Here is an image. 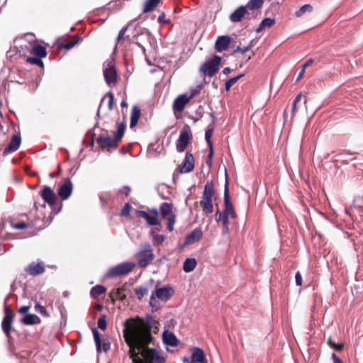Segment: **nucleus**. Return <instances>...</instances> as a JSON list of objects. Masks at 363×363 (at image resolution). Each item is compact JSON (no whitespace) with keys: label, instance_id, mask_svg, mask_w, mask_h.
Returning <instances> with one entry per match:
<instances>
[{"label":"nucleus","instance_id":"nucleus-1","mask_svg":"<svg viewBox=\"0 0 363 363\" xmlns=\"http://www.w3.org/2000/svg\"><path fill=\"white\" fill-rule=\"evenodd\" d=\"M123 332L133 363L165 362L151 333V327L143 319H127Z\"/></svg>","mask_w":363,"mask_h":363},{"label":"nucleus","instance_id":"nucleus-2","mask_svg":"<svg viewBox=\"0 0 363 363\" xmlns=\"http://www.w3.org/2000/svg\"><path fill=\"white\" fill-rule=\"evenodd\" d=\"M154 257L153 250L149 243L142 245L135 255L138 266L142 268L148 266L152 262Z\"/></svg>","mask_w":363,"mask_h":363},{"label":"nucleus","instance_id":"nucleus-3","mask_svg":"<svg viewBox=\"0 0 363 363\" xmlns=\"http://www.w3.org/2000/svg\"><path fill=\"white\" fill-rule=\"evenodd\" d=\"M214 194L215 191L213 182H208L204 186V189L201 200V205L203 211H205L207 214L211 213L213 211L212 198Z\"/></svg>","mask_w":363,"mask_h":363},{"label":"nucleus","instance_id":"nucleus-4","mask_svg":"<svg viewBox=\"0 0 363 363\" xmlns=\"http://www.w3.org/2000/svg\"><path fill=\"white\" fill-rule=\"evenodd\" d=\"M222 58L218 55H215L212 59L204 62L199 68V72L203 76L213 77L219 70Z\"/></svg>","mask_w":363,"mask_h":363},{"label":"nucleus","instance_id":"nucleus-5","mask_svg":"<svg viewBox=\"0 0 363 363\" xmlns=\"http://www.w3.org/2000/svg\"><path fill=\"white\" fill-rule=\"evenodd\" d=\"M125 125L121 123L118 128L114 138H112L108 135H101L96 139L97 143L107 146L108 147H115L124 135Z\"/></svg>","mask_w":363,"mask_h":363},{"label":"nucleus","instance_id":"nucleus-6","mask_svg":"<svg viewBox=\"0 0 363 363\" xmlns=\"http://www.w3.org/2000/svg\"><path fill=\"white\" fill-rule=\"evenodd\" d=\"M135 266V264L133 262H126L118 264L110 268L106 273V276L108 277H116L126 275L133 269Z\"/></svg>","mask_w":363,"mask_h":363},{"label":"nucleus","instance_id":"nucleus-7","mask_svg":"<svg viewBox=\"0 0 363 363\" xmlns=\"http://www.w3.org/2000/svg\"><path fill=\"white\" fill-rule=\"evenodd\" d=\"M191 139V132L190 127L185 125L181 130L179 136L176 141L177 150L179 152H183L187 147Z\"/></svg>","mask_w":363,"mask_h":363},{"label":"nucleus","instance_id":"nucleus-8","mask_svg":"<svg viewBox=\"0 0 363 363\" xmlns=\"http://www.w3.org/2000/svg\"><path fill=\"white\" fill-rule=\"evenodd\" d=\"M104 77L108 86L116 82L117 73L112 61L104 64Z\"/></svg>","mask_w":363,"mask_h":363},{"label":"nucleus","instance_id":"nucleus-9","mask_svg":"<svg viewBox=\"0 0 363 363\" xmlns=\"http://www.w3.org/2000/svg\"><path fill=\"white\" fill-rule=\"evenodd\" d=\"M73 190V184L69 178L64 179L62 184L59 187L57 194L62 200H67L71 196Z\"/></svg>","mask_w":363,"mask_h":363},{"label":"nucleus","instance_id":"nucleus-10","mask_svg":"<svg viewBox=\"0 0 363 363\" xmlns=\"http://www.w3.org/2000/svg\"><path fill=\"white\" fill-rule=\"evenodd\" d=\"M224 206L225 209L223 211L224 214L229 216L231 218H236V213L235 212L233 205L230 201V194L228 188V182L226 181L224 191Z\"/></svg>","mask_w":363,"mask_h":363},{"label":"nucleus","instance_id":"nucleus-11","mask_svg":"<svg viewBox=\"0 0 363 363\" xmlns=\"http://www.w3.org/2000/svg\"><path fill=\"white\" fill-rule=\"evenodd\" d=\"M4 312L5 315L1 323V327L6 337L9 338L13 319V313L7 307L4 308Z\"/></svg>","mask_w":363,"mask_h":363},{"label":"nucleus","instance_id":"nucleus-12","mask_svg":"<svg viewBox=\"0 0 363 363\" xmlns=\"http://www.w3.org/2000/svg\"><path fill=\"white\" fill-rule=\"evenodd\" d=\"M45 267L43 261L35 263L34 262L29 264L25 269L26 272L33 277L43 274L45 272Z\"/></svg>","mask_w":363,"mask_h":363},{"label":"nucleus","instance_id":"nucleus-13","mask_svg":"<svg viewBox=\"0 0 363 363\" xmlns=\"http://www.w3.org/2000/svg\"><path fill=\"white\" fill-rule=\"evenodd\" d=\"M43 200L50 206H52L56 203L57 195L54 191L48 186H44L40 192Z\"/></svg>","mask_w":363,"mask_h":363},{"label":"nucleus","instance_id":"nucleus-14","mask_svg":"<svg viewBox=\"0 0 363 363\" xmlns=\"http://www.w3.org/2000/svg\"><path fill=\"white\" fill-rule=\"evenodd\" d=\"M190 99L187 94H183L178 96L174 101L172 108L175 112H182Z\"/></svg>","mask_w":363,"mask_h":363},{"label":"nucleus","instance_id":"nucleus-15","mask_svg":"<svg viewBox=\"0 0 363 363\" xmlns=\"http://www.w3.org/2000/svg\"><path fill=\"white\" fill-rule=\"evenodd\" d=\"M154 215H150L145 211H137V214L139 217H141L147 221L150 225H157L160 224L158 220V211L155 209L152 211Z\"/></svg>","mask_w":363,"mask_h":363},{"label":"nucleus","instance_id":"nucleus-16","mask_svg":"<svg viewBox=\"0 0 363 363\" xmlns=\"http://www.w3.org/2000/svg\"><path fill=\"white\" fill-rule=\"evenodd\" d=\"M21 143V137L20 134H15L12 136L11 142L7 147L4 150L3 154L4 155H9L11 152L16 151Z\"/></svg>","mask_w":363,"mask_h":363},{"label":"nucleus","instance_id":"nucleus-17","mask_svg":"<svg viewBox=\"0 0 363 363\" xmlns=\"http://www.w3.org/2000/svg\"><path fill=\"white\" fill-rule=\"evenodd\" d=\"M152 294L163 301H167L169 300L173 295V290L172 287H161L157 288L152 292Z\"/></svg>","mask_w":363,"mask_h":363},{"label":"nucleus","instance_id":"nucleus-18","mask_svg":"<svg viewBox=\"0 0 363 363\" xmlns=\"http://www.w3.org/2000/svg\"><path fill=\"white\" fill-rule=\"evenodd\" d=\"M230 40V37L228 35L219 36L215 43V49L216 51L221 52L226 50L229 47Z\"/></svg>","mask_w":363,"mask_h":363},{"label":"nucleus","instance_id":"nucleus-19","mask_svg":"<svg viewBox=\"0 0 363 363\" xmlns=\"http://www.w3.org/2000/svg\"><path fill=\"white\" fill-rule=\"evenodd\" d=\"M246 14H250L247 10V7L240 6L230 15L229 18L231 22L238 23L240 22Z\"/></svg>","mask_w":363,"mask_h":363},{"label":"nucleus","instance_id":"nucleus-20","mask_svg":"<svg viewBox=\"0 0 363 363\" xmlns=\"http://www.w3.org/2000/svg\"><path fill=\"white\" fill-rule=\"evenodd\" d=\"M194 168V158L191 153L186 152V156L183 162V165L181 169L182 173H189L191 172Z\"/></svg>","mask_w":363,"mask_h":363},{"label":"nucleus","instance_id":"nucleus-21","mask_svg":"<svg viewBox=\"0 0 363 363\" xmlns=\"http://www.w3.org/2000/svg\"><path fill=\"white\" fill-rule=\"evenodd\" d=\"M202 236V230L200 228H196L186 235L184 245H188L196 242L201 239Z\"/></svg>","mask_w":363,"mask_h":363},{"label":"nucleus","instance_id":"nucleus-22","mask_svg":"<svg viewBox=\"0 0 363 363\" xmlns=\"http://www.w3.org/2000/svg\"><path fill=\"white\" fill-rule=\"evenodd\" d=\"M92 333L94 335V342L96 343L97 352L99 353H101L102 350L105 352L108 351L110 349V344L104 342L103 345H101L100 333L96 328H93Z\"/></svg>","mask_w":363,"mask_h":363},{"label":"nucleus","instance_id":"nucleus-23","mask_svg":"<svg viewBox=\"0 0 363 363\" xmlns=\"http://www.w3.org/2000/svg\"><path fill=\"white\" fill-rule=\"evenodd\" d=\"M162 338L164 343L167 345L175 347L178 345V340L173 333L167 330L164 331Z\"/></svg>","mask_w":363,"mask_h":363},{"label":"nucleus","instance_id":"nucleus-24","mask_svg":"<svg viewBox=\"0 0 363 363\" xmlns=\"http://www.w3.org/2000/svg\"><path fill=\"white\" fill-rule=\"evenodd\" d=\"M192 363H207L205 359V354L202 349L195 347L191 354Z\"/></svg>","mask_w":363,"mask_h":363},{"label":"nucleus","instance_id":"nucleus-25","mask_svg":"<svg viewBox=\"0 0 363 363\" xmlns=\"http://www.w3.org/2000/svg\"><path fill=\"white\" fill-rule=\"evenodd\" d=\"M21 322L24 325H35V324L40 323V319L35 314L28 313V314H26L25 316L23 317V318L21 319Z\"/></svg>","mask_w":363,"mask_h":363},{"label":"nucleus","instance_id":"nucleus-26","mask_svg":"<svg viewBox=\"0 0 363 363\" xmlns=\"http://www.w3.org/2000/svg\"><path fill=\"white\" fill-rule=\"evenodd\" d=\"M263 4L264 0H250L245 6L247 7V11H252L254 13L255 11L260 9Z\"/></svg>","mask_w":363,"mask_h":363},{"label":"nucleus","instance_id":"nucleus-27","mask_svg":"<svg viewBox=\"0 0 363 363\" xmlns=\"http://www.w3.org/2000/svg\"><path fill=\"white\" fill-rule=\"evenodd\" d=\"M141 112L140 109L137 106H134L132 108L131 115H130V127L133 128L137 125L138 120L140 118Z\"/></svg>","mask_w":363,"mask_h":363},{"label":"nucleus","instance_id":"nucleus-28","mask_svg":"<svg viewBox=\"0 0 363 363\" xmlns=\"http://www.w3.org/2000/svg\"><path fill=\"white\" fill-rule=\"evenodd\" d=\"M197 261L194 258H186L183 264V270L189 273L192 272L196 267Z\"/></svg>","mask_w":363,"mask_h":363},{"label":"nucleus","instance_id":"nucleus-29","mask_svg":"<svg viewBox=\"0 0 363 363\" xmlns=\"http://www.w3.org/2000/svg\"><path fill=\"white\" fill-rule=\"evenodd\" d=\"M106 289L101 285H96L91 288L90 295L94 298H98L100 296L104 294Z\"/></svg>","mask_w":363,"mask_h":363},{"label":"nucleus","instance_id":"nucleus-30","mask_svg":"<svg viewBox=\"0 0 363 363\" xmlns=\"http://www.w3.org/2000/svg\"><path fill=\"white\" fill-rule=\"evenodd\" d=\"M32 53L40 58L45 57L47 55V51L44 46L41 45H35L32 49Z\"/></svg>","mask_w":363,"mask_h":363},{"label":"nucleus","instance_id":"nucleus-31","mask_svg":"<svg viewBox=\"0 0 363 363\" xmlns=\"http://www.w3.org/2000/svg\"><path fill=\"white\" fill-rule=\"evenodd\" d=\"M160 0H146L144 3L143 13H149L155 9L159 4Z\"/></svg>","mask_w":363,"mask_h":363},{"label":"nucleus","instance_id":"nucleus-32","mask_svg":"<svg viewBox=\"0 0 363 363\" xmlns=\"http://www.w3.org/2000/svg\"><path fill=\"white\" fill-rule=\"evenodd\" d=\"M160 211L164 217H170L171 216H175L172 213V204L169 203H163L160 206Z\"/></svg>","mask_w":363,"mask_h":363},{"label":"nucleus","instance_id":"nucleus-33","mask_svg":"<svg viewBox=\"0 0 363 363\" xmlns=\"http://www.w3.org/2000/svg\"><path fill=\"white\" fill-rule=\"evenodd\" d=\"M313 10V7L310 4H305L302 6L298 10L295 12L296 17H301L306 13H310Z\"/></svg>","mask_w":363,"mask_h":363},{"label":"nucleus","instance_id":"nucleus-34","mask_svg":"<svg viewBox=\"0 0 363 363\" xmlns=\"http://www.w3.org/2000/svg\"><path fill=\"white\" fill-rule=\"evenodd\" d=\"M244 76L243 74H240L237 77H232L229 79L228 81H226L225 84V89L226 91H229L231 86L235 84L241 77Z\"/></svg>","mask_w":363,"mask_h":363},{"label":"nucleus","instance_id":"nucleus-35","mask_svg":"<svg viewBox=\"0 0 363 363\" xmlns=\"http://www.w3.org/2000/svg\"><path fill=\"white\" fill-rule=\"evenodd\" d=\"M135 294L138 296V299H142L148 293V289L145 286H139L134 289Z\"/></svg>","mask_w":363,"mask_h":363},{"label":"nucleus","instance_id":"nucleus-36","mask_svg":"<svg viewBox=\"0 0 363 363\" xmlns=\"http://www.w3.org/2000/svg\"><path fill=\"white\" fill-rule=\"evenodd\" d=\"M26 62L29 64L38 65L40 67H43L44 66L43 62L42 61L41 58L35 56L27 57Z\"/></svg>","mask_w":363,"mask_h":363},{"label":"nucleus","instance_id":"nucleus-37","mask_svg":"<svg viewBox=\"0 0 363 363\" xmlns=\"http://www.w3.org/2000/svg\"><path fill=\"white\" fill-rule=\"evenodd\" d=\"M313 62V60L311 58L307 60V61L303 65L302 68H301V71L299 72V74H298V77H297V78L296 79V82H298V81H299L301 79V77L304 74L306 68L307 67L311 65Z\"/></svg>","mask_w":363,"mask_h":363},{"label":"nucleus","instance_id":"nucleus-38","mask_svg":"<svg viewBox=\"0 0 363 363\" xmlns=\"http://www.w3.org/2000/svg\"><path fill=\"white\" fill-rule=\"evenodd\" d=\"M252 42L250 41V43L247 46H245L243 48H240V46L234 47L233 48V52H239V53H241V54L245 53V52H247V51L250 50V49L252 47Z\"/></svg>","mask_w":363,"mask_h":363},{"label":"nucleus","instance_id":"nucleus-39","mask_svg":"<svg viewBox=\"0 0 363 363\" xmlns=\"http://www.w3.org/2000/svg\"><path fill=\"white\" fill-rule=\"evenodd\" d=\"M155 298H157L155 294L151 295L150 298V306L152 307L153 311H157L160 308V306L159 303L156 301Z\"/></svg>","mask_w":363,"mask_h":363},{"label":"nucleus","instance_id":"nucleus-40","mask_svg":"<svg viewBox=\"0 0 363 363\" xmlns=\"http://www.w3.org/2000/svg\"><path fill=\"white\" fill-rule=\"evenodd\" d=\"M35 310L37 312H38L39 313H40L42 315H43L44 317H49L50 316V315L47 312L44 306H41L39 303H36L35 305Z\"/></svg>","mask_w":363,"mask_h":363},{"label":"nucleus","instance_id":"nucleus-41","mask_svg":"<svg viewBox=\"0 0 363 363\" xmlns=\"http://www.w3.org/2000/svg\"><path fill=\"white\" fill-rule=\"evenodd\" d=\"M98 327L101 330H106V315H102L97 321Z\"/></svg>","mask_w":363,"mask_h":363},{"label":"nucleus","instance_id":"nucleus-42","mask_svg":"<svg viewBox=\"0 0 363 363\" xmlns=\"http://www.w3.org/2000/svg\"><path fill=\"white\" fill-rule=\"evenodd\" d=\"M212 133H213V129H211V128L207 129L205 132V139H206L208 146H213V143L211 140Z\"/></svg>","mask_w":363,"mask_h":363},{"label":"nucleus","instance_id":"nucleus-43","mask_svg":"<svg viewBox=\"0 0 363 363\" xmlns=\"http://www.w3.org/2000/svg\"><path fill=\"white\" fill-rule=\"evenodd\" d=\"M275 23V20L273 19V18H266L264 19H263L261 22V23L262 24V27H270L272 26H273Z\"/></svg>","mask_w":363,"mask_h":363},{"label":"nucleus","instance_id":"nucleus-44","mask_svg":"<svg viewBox=\"0 0 363 363\" xmlns=\"http://www.w3.org/2000/svg\"><path fill=\"white\" fill-rule=\"evenodd\" d=\"M80 37L77 36V40H74V41H71V42H69V43H65V44H62V48H64L67 50H70L71 48H72L76 44L78 43V42L80 40Z\"/></svg>","mask_w":363,"mask_h":363},{"label":"nucleus","instance_id":"nucleus-45","mask_svg":"<svg viewBox=\"0 0 363 363\" xmlns=\"http://www.w3.org/2000/svg\"><path fill=\"white\" fill-rule=\"evenodd\" d=\"M167 218L168 220L167 229L172 232L174 230V225L175 223V216H171Z\"/></svg>","mask_w":363,"mask_h":363},{"label":"nucleus","instance_id":"nucleus-46","mask_svg":"<svg viewBox=\"0 0 363 363\" xmlns=\"http://www.w3.org/2000/svg\"><path fill=\"white\" fill-rule=\"evenodd\" d=\"M106 96H108V109L112 110L113 106L114 96L111 91H108L106 94Z\"/></svg>","mask_w":363,"mask_h":363},{"label":"nucleus","instance_id":"nucleus-47","mask_svg":"<svg viewBox=\"0 0 363 363\" xmlns=\"http://www.w3.org/2000/svg\"><path fill=\"white\" fill-rule=\"evenodd\" d=\"M164 235H153V240L156 242L157 245H161L165 240Z\"/></svg>","mask_w":363,"mask_h":363},{"label":"nucleus","instance_id":"nucleus-48","mask_svg":"<svg viewBox=\"0 0 363 363\" xmlns=\"http://www.w3.org/2000/svg\"><path fill=\"white\" fill-rule=\"evenodd\" d=\"M201 86H198L196 88L191 89V94L189 95H188V97L189 98V99L191 100L195 96L199 94L200 93V91H201Z\"/></svg>","mask_w":363,"mask_h":363},{"label":"nucleus","instance_id":"nucleus-49","mask_svg":"<svg viewBox=\"0 0 363 363\" xmlns=\"http://www.w3.org/2000/svg\"><path fill=\"white\" fill-rule=\"evenodd\" d=\"M225 216L223 211H220L218 208L217 209L215 214V220L217 223H219L222 220L223 216Z\"/></svg>","mask_w":363,"mask_h":363},{"label":"nucleus","instance_id":"nucleus-50","mask_svg":"<svg viewBox=\"0 0 363 363\" xmlns=\"http://www.w3.org/2000/svg\"><path fill=\"white\" fill-rule=\"evenodd\" d=\"M130 206L129 203H125L123 208L121 210L122 216H128L129 214Z\"/></svg>","mask_w":363,"mask_h":363},{"label":"nucleus","instance_id":"nucleus-51","mask_svg":"<svg viewBox=\"0 0 363 363\" xmlns=\"http://www.w3.org/2000/svg\"><path fill=\"white\" fill-rule=\"evenodd\" d=\"M13 228L18 230H23L27 228V224L23 222L18 223L13 225Z\"/></svg>","mask_w":363,"mask_h":363},{"label":"nucleus","instance_id":"nucleus-52","mask_svg":"<svg viewBox=\"0 0 363 363\" xmlns=\"http://www.w3.org/2000/svg\"><path fill=\"white\" fill-rule=\"evenodd\" d=\"M295 281L297 286L302 284V277L300 272H297L295 274Z\"/></svg>","mask_w":363,"mask_h":363},{"label":"nucleus","instance_id":"nucleus-53","mask_svg":"<svg viewBox=\"0 0 363 363\" xmlns=\"http://www.w3.org/2000/svg\"><path fill=\"white\" fill-rule=\"evenodd\" d=\"M131 189L129 186H124L120 189L121 194H125L126 196L129 195Z\"/></svg>","mask_w":363,"mask_h":363},{"label":"nucleus","instance_id":"nucleus-54","mask_svg":"<svg viewBox=\"0 0 363 363\" xmlns=\"http://www.w3.org/2000/svg\"><path fill=\"white\" fill-rule=\"evenodd\" d=\"M127 29H128V27H124L123 28L120 32H119V34L118 35V38H117V40H119L121 38H123L124 36H125V32L127 31Z\"/></svg>","mask_w":363,"mask_h":363},{"label":"nucleus","instance_id":"nucleus-55","mask_svg":"<svg viewBox=\"0 0 363 363\" xmlns=\"http://www.w3.org/2000/svg\"><path fill=\"white\" fill-rule=\"evenodd\" d=\"M29 308H30V307L28 306H23L19 308L18 312L20 313L26 315V314H28L27 313L29 311Z\"/></svg>","mask_w":363,"mask_h":363},{"label":"nucleus","instance_id":"nucleus-56","mask_svg":"<svg viewBox=\"0 0 363 363\" xmlns=\"http://www.w3.org/2000/svg\"><path fill=\"white\" fill-rule=\"evenodd\" d=\"M157 21H158L159 23H165L167 22V21L165 19V13L164 12H162L158 16Z\"/></svg>","mask_w":363,"mask_h":363},{"label":"nucleus","instance_id":"nucleus-57","mask_svg":"<svg viewBox=\"0 0 363 363\" xmlns=\"http://www.w3.org/2000/svg\"><path fill=\"white\" fill-rule=\"evenodd\" d=\"M228 218H230V217L227 216L226 215H225L223 216V219L221 220L223 226H229Z\"/></svg>","mask_w":363,"mask_h":363},{"label":"nucleus","instance_id":"nucleus-58","mask_svg":"<svg viewBox=\"0 0 363 363\" xmlns=\"http://www.w3.org/2000/svg\"><path fill=\"white\" fill-rule=\"evenodd\" d=\"M332 347L334 348L337 351H340L342 349V347H343V345L342 344L333 343Z\"/></svg>","mask_w":363,"mask_h":363},{"label":"nucleus","instance_id":"nucleus-59","mask_svg":"<svg viewBox=\"0 0 363 363\" xmlns=\"http://www.w3.org/2000/svg\"><path fill=\"white\" fill-rule=\"evenodd\" d=\"M332 358L334 361V363H342L340 359L336 355L335 353H333Z\"/></svg>","mask_w":363,"mask_h":363},{"label":"nucleus","instance_id":"nucleus-60","mask_svg":"<svg viewBox=\"0 0 363 363\" xmlns=\"http://www.w3.org/2000/svg\"><path fill=\"white\" fill-rule=\"evenodd\" d=\"M301 97H302V94H298L296 97L295 98V99L294 100V104H297L301 99Z\"/></svg>","mask_w":363,"mask_h":363},{"label":"nucleus","instance_id":"nucleus-61","mask_svg":"<svg viewBox=\"0 0 363 363\" xmlns=\"http://www.w3.org/2000/svg\"><path fill=\"white\" fill-rule=\"evenodd\" d=\"M301 97H302V94H298L296 97L295 98V99L294 100V104H297L301 99Z\"/></svg>","mask_w":363,"mask_h":363},{"label":"nucleus","instance_id":"nucleus-62","mask_svg":"<svg viewBox=\"0 0 363 363\" xmlns=\"http://www.w3.org/2000/svg\"><path fill=\"white\" fill-rule=\"evenodd\" d=\"M208 147L210 149V151H209V153L208 155V158L212 159L213 155V146H208Z\"/></svg>","mask_w":363,"mask_h":363},{"label":"nucleus","instance_id":"nucleus-63","mask_svg":"<svg viewBox=\"0 0 363 363\" xmlns=\"http://www.w3.org/2000/svg\"><path fill=\"white\" fill-rule=\"evenodd\" d=\"M231 72V69L230 67H225L223 69V72L224 74H228Z\"/></svg>","mask_w":363,"mask_h":363},{"label":"nucleus","instance_id":"nucleus-64","mask_svg":"<svg viewBox=\"0 0 363 363\" xmlns=\"http://www.w3.org/2000/svg\"><path fill=\"white\" fill-rule=\"evenodd\" d=\"M229 232V226H223V233L224 235H226L228 234Z\"/></svg>","mask_w":363,"mask_h":363}]
</instances>
